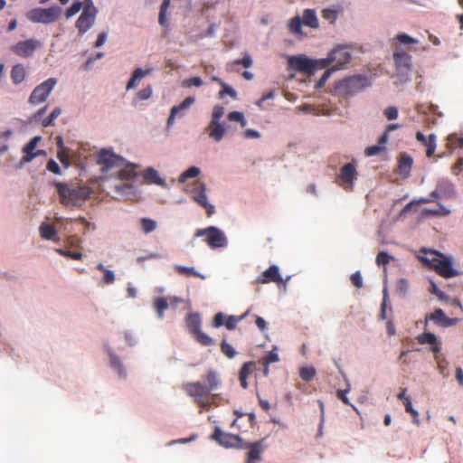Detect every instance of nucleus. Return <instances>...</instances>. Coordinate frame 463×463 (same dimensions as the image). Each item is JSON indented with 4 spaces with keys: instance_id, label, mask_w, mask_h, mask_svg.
Here are the masks:
<instances>
[{
    "instance_id": "79ce46f5",
    "label": "nucleus",
    "mask_w": 463,
    "mask_h": 463,
    "mask_svg": "<svg viewBox=\"0 0 463 463\" xmlns=\"http://www.w3.org/2000/svg\"><path fill=\"white\" fill-rule=\"evenodd\" d=\"M193 335L195 336L196 340L204 346L212 345L213 344V340L201 329Z\"/></svg>"
},
{
    "instance_id": "39448f33",
    "label": "nucleus",
    "mask_w": 463,
    "mask_h": 463,
    "mask_svg": "<svg viewBox=\"0 0 463 463\" xmlns=\"http://www.w3.org/2000/svg\"><path fill=\"white\" fill-rule=\"evenodd\" d=\"M185 393L194 399V402L201 408L210 406V392L200 382H189L182 385Z\"/></svg>"
},
{
    "instance_id": "4be33fe9",
    "label": "nucleus",
    "mask_w": 463,
    "mask_h": 463,
    "mask_svg": "<svg viewBox=\"0 0 463 463\" xmlns=\"http://www.w3.org/2000/svg\"><path fill=\"white\" fill-rule=\"evenodd\" d=\"M206 132L212 139L216 142H220L225 135L226 128L224 124L221 122H215V124H213V122H210L206 128Z\"/></svg>"
},
{
    "instance_id": "a878e982",
    "label": "nucleus",
    "mask_w": 463,
    "mask_h": 463,
    "mask_svg": "<svg viewBox=\"0 0 463 463\" xmlns=\"http://www.w3.org/2000/svg\"><path fill=\"white\" fill-rule=\"evenodd\" d=\"M40 234L45 240L56 241L57 240V232L53 225L49 223H42L40 228Z\"/></svg>"
},
{
    "instance_id": "f704fd0d",
    "label": "nucleus",
    "mask_w": 463,
    "mask_h": 463,
    "mask_svg": "<svg viewBox=\"0 0 463 463\" xmlns=\"http://www.w3.org/2000/svg\"><path fill=\"white\" fill-rule=\"evenodd\" d=\"M250 313V310H247L244 314H242L241 316H239V317H236V316H228L225 322H224V326L225 327L228 329V330H233L236 328L237 326V324L241 321L242 319H244Z\"/></svg>"
},
{
    "instance_id": "2eb2a0df",
    "label": "nucleus",
    "mask_w": 463,
    "mask_h": 463,
    "mask_svg": "<svg viewBox=\"0 0 463 463\" xmlns=\"http://www.w3.org/2000/svg\"><path fill=\"white\" fill-rule=\"evenodd\" d=\"M289 66L300 72L307 75L314 74V61L312 59L307 58L305 55L292 56L288 59Z\"/></svg>"
},
{
    "instance_id": "5701e85b",
    "label": "nucleus",
    "mask_w": 463,
    "mask_h": 463,
    "mask_svg": "<svg viewBox=\"0 0 463 463\" xmlns=\"http://www.w3.org/2000/svg\"><path fill=\"white\" fill-rule=\"evenodd\" d=\"M203 380L205 381L206 384L204 385V388L211 393L212 392L217 390L219 386L221 385V379L219 374L213 371L209 370L206 374L203 376Z\"/></svg>"
},
{
    "instance_id": "9b49d317",
    "label": "nucleus",
    "mask_w": 463,
    "mask_h": 463,
    "mask_svg": "<svg viewBox=\"0 0 463 463\" xmlns=\"http://www.w3.org/2000/svg\"><path fill=\"white\" fill-rule=\"evenodd\" d=\"M97 14L98 9L93 8H89L82 11L75 24L76 28L78 29L79 35L82 36L93 26Z\"/></svg>"
},
{
    "instance_id": "e433bc0d",
    "label": "nucleus",
    "mask_w": 463,
    "mask_h": 463,
    "mask_svg": "<svg viewBox=\"0 0 463 463\" xmlns=\"http://www.w3.org/2000/svg\"><path fill=\"white\" fill-rule=\"evenodd\" d=\"M171 0H163L158 15V23L162 26L167 25L166 11L170 6Z\"/></svg>"
},
{
    "instance_id": "4468645a",
    "label": "nucleus",
    "mask_w": 463,
    "mask_h": 463,
    "mask_svg": "<svg viewBox=\"0 0 463 463\" xmlns=\"http://www.w3.org/2000/svg\"><path fill=\"white\" fill-rule=\"evenodd\" d=\"M41 46V43L37 40L29 39L20 41L16 44L10 47L11 51L17 56L28 58L33 54L35 50Z\"/></svg>"
},
{
    "instance_id": "09e8293b",
    "label": "nucleus",
    "mask_w": 463,
    "mask_h": 463,
    "mask_svg": "<svg viewBox=\"0 0 463 463\" xmlns=\"http://www.w3.org/2000/svg\"><path fill=\"white\" fill-rule=\"evenodd\" d=\"M227 118L230 121H237L240 122L241 127H245L247 125V121L241 112L239 111H232L230 112L227 116Z\"/></svg>"
},
{
    "instance_id": "f257e3e1",
    "label": "nucleus",
    "mask_w": 463,
    "mask_h": 463,
    "mask_svg": "<svg viewBox=\"0 0 463 463\" xmlns=\"http://www.w3.org/2000/svg\"><path fill=\"white\" fill-rule=\"evenodd\" d=\"M60 202L65 206H80L91 194V189L85 185H68L63 183L55 184Z\"/></svg>"
},
{
    "instance_id": "4c0bfd02",
    "label": "nucleus",
    "mask_w": 463,
    "mask_h": 463,
    "mask_svg": "<svg viewBox=\"0 0 463 463\" xmlns=\"http://www.w3.org/2000/svg\"><path fill=\"white\" fill-rule=\"evenodd\" d=\"M403 405L405 407V411L410 413L412 416L413 423H415L416 425H419L420 424L419 412L413 409L411 402V398H405V401L403 402Z\"/></svg>"
},
{
    "instance_id": "c756f323",
    "label": "nucleus",
    "mask_w": 463,
    "mask_h": 463,
    "mask_svg": "<svg viewBox=\"0 0 463 463\" xmlns=\"http://www.w3.org/2000/svg\"><path fill=\"white\" fill-rule=\"evenodd\" d=\"M186 325L190 333L194 334L201 329V318L198 314H190L186 318Z\"/></svg>"
},
{
    "instance_id": "473e14b6",
    "label": "nucleus",
    "mask_w": 463,
    "mask_h": 463,
    "mask_svg": "<svg viewBox=\"0 0 463 463\" xmlns=\"http://www.w3.org/2000/svg\"><path fill=\"white\" fill-rule=\"evenodd\" d=\"M417 339H418V342L421 345H424V344L434 345L435 346L432 348L433 352L439 351V347L436 345L437 337L434 334L425 332V333L420 335Z\"/></svg>"
},
{
    "instance_id": "a211bd4d",
    "label": "nucleus",
    "mask_w": 463,
    "mask_h": 463,
    "mask_svg": "<svg viewBox=\"0 0 463 463\" xmlns=\"http://www.w3.org/2000/svg\"><path fill=\"white\" fill-rule=\"evenodd\" d=\"M393 59L398 71H409L411 68V56L402 49H397L393 53Z\"/></svg>"
},
{
    "instance_id": "72a5a7b5",
    "label": "nucleus",
    "mask_w": 463,
    "mask_h": 463,
    "mask_svg": "<svg viewBox=\"0 0 463 463\" xmlns=\"http://www.w3.org/2000/svg\"><path fill=\"white\" fill-rule=\"evenodd\" d=\"M302 20L299 16H295L289 20L288 29L295 35H303L302 32Z\"/></svg>"
},
{
    "instance_id": "680f3d73",
    "label": "nucleus",
    "mask_w": 463,
    "mask_h": 463,
    "mask_svg": "<svg viewBox=\"0 0 463 463\" xmlns=\"http://www.w3.org/2000/svg\"><path fill=\"white\" fill-rule=\"evenodd\" d=\"M383 150V146L380 145L371 146L365 148L364 154L366 156H373L380 154Z\"/></svg>"
},
{
    "instance_id": "37998d69",
    "label": "nucleus",
    "mask_w": 463,
    "mask_h": 463,
    "mask_svg": "<svg viewBox=\"0 0 463 463\" xmlns=\"http://www.w3.org/2000/svg\"><path fill=\"white\" fill-rule=\"evenodd\" d=\"M220 347L222 353L229 359H232L235 356L236 351L226 340L222 341Z\"/></svg>"
},
{
    "instance_id": "052dcab7",
    "label": "nucleus",
    "mask_w": 463,
    "mask_h": 463,
    "mask_svg": "<svg viewBox=\"0 0 463 463\" xmlns=\"http://www.w3.org/2000/svg\"><path fill=\"white\" fill-rule=\"evenodd\" d=\"M110 363L111 366L118 371L119 375H124V368L118 356L112 354L110 356Z\"/></svg>"
},
{
    "instance_id": "4d7b16f0",
    "label": "nucleus",
    "mask_w": 463,
    "mask_h": 463,
    "mask_svg": "<svg viewBox=\"0 0 463 463\" xmlns=\"http://www.w3.org/2000/svg\"><path fill=\"white\" fill-rule=\"evenodd\" d=\"M56 251L61 255V256H64V257H68L70 259H72V260H81L82 258V254L80 252H72V251H70V250H62V249H57Z\"/></svg>"
},
{
    "instance_id": "bb28decb",
    "label": "nucleus",
    "mask_w": 463,
    "mask_h": 463,
    "mask_svg": "<svg viewBox=\"0 0 463 463\" xmlns=\"http://www.w3.org/2000/svg\"><path fill=\"white\" fill-rule=\"evenodd\" d=\"M151 71H152V69H146V70H142L140 68L136 69L133 71V74L127 84V90L133 89L136 86L137 80H140L142 78L150 74Z\"/></svg>"
},
{
    "instance_id": "ea45409f",
    "label": "nucleus",
    "mask_w": 463,
    "mask_h": 463,
    "mask_svg": "<svg viewBox=\"0 0 463 463\" xmlns=\"http://www.w3.org/2000/svg\"><path fill=\"white\" fill-rule=\"evenodd\" d=\"M316 375V369L312 366L302 367L299 371V376L306 382L311 381Z\"/></svg>"
},
{
    "instance_id": "774afa93",
    "label": "nucleus",
    "mask_w": 463,
    "mask_h": 463,
    "mask_svg": "<svg viewBox=\"0 0 463 463\" xmlns=\"http://www.w3.org/2000/svg\"><path fill=\"white\" fill-rule=\"evenodd\" d=\"M322 17L326 20L334 22L337 17V12L333 9H325L322 11Z\"/></svg>"
},
{
    "instance_id": "2f4dec72",
    "label": "nucleus",
    "mask_w": 463,
    "mask_h": 463,
    "mask_svg": "<svg viewBox=\"0 0 463 463\" xmlns=\"http://www.w3.org/2000/svg\"><path fill=\"white\" fill-rule=\"evenodd\" d=\"M144 179L150 184H163L164 181L158 175L156 170L152 167H148L144 171Z\"/></svg>"
},
{
    "instance_id": "3c124183",
    "label": "nucleus",
    "mask_w": 463,
    "mask_h": 463,
    "mask_svg": "<svg viewBox=\"0 0 463 463\" xmlns=\"http://www.w3.org/2000/svg\"><path fill=\"white\" fill-rule=\"evenodd\" d=\"M203 83V80L200 77H192L184 80L182 82V86L184 88H190L192 86L201 87Z\"/></svg>"
},
{
    "instance_id": "ddd939ff",
    "label": "nucleus",
    "mask_w": 463,
    "mask_h": 463,
    "mask_svg": "<svg viewBox=\"0 0 463 463\" xmlns=\"http://www.w3.org/2000/svg\"><path fill=\"white\" fill-rule=\"evenodd\" d=\"M290 279L288 277L284 281L280 273L279 269L277 265H271L269 269L264 270L255 280L256 284H267L270 282H274L278 285L283 284L286 287L287 281Z\"/></svg>"
},
{
    "instance_id": "20e7f679",
    "label": "nucleus",
    "mask_w": 463,
    "mask_h": 463,
    "mask_svg": "<svg viewBox=\"0 0 463 463\" xmlns=\"http://www.w3.org/2000/svg\"><path fill=\"white\" fill-rule=\"evenodd\" d=\"M61 8L59 6H51L49 8H33L26 13V18L33 23L52 24L61 16Z\"/></svg>"
},
{
    "instance_id": "7ed1b4c3",
    "label": "nucleus",
    "mask_w": 463,
    "mask_h": 463,
    "mask_svg": "<svg viewBox=\"0 0 463 463\" xmlns=\"http://www.w3.org/2000/svg\"><path fill=\"white\" fill-rule=\"evenodd\" d=\"M370 85L368 77L357 74L340 80L336 90L343 95H354Z\"/></svg>"
},
{
    "instance_id": "6ab92c4d",
    "label": "nucleus",
    "mask_w": 463,
    "mask_h": 463,
    "mask_svg": "<svg viewBox=\"0 0 463 463\" xmlns=\"http://www.w3.org/2000/svg\"><path fill=\"white\" fill-rule=\"evenodd\" d=\"M195 101V99L194 97H187L185 98L181 104L178 106H174L171 109V112L169 115V118L167 119V125L170 126L174 123L175 118L176 116L183 117L184 114V111L192 106Z\"/></svg>"
},
{
    "instance_id": "49530a36",
    "label": "nucleus",
    "mask_w": 463,
    "mask_h": 463,
    "mask_svg": "<svg viewBox=\"0 0 463 463\" xmlns=\"http://www.w3.org/2000/svg\"><path fill=\"white\" fill-rule=\"evenodd\" d=\"M82 5L83 4L80 1H74L72 5L65 12L66 18H71L76 14H78L82 8Z\"/></svg>"
},
{
    "instance_id": "de8ad7c7",
    "label": "nucleus",
    "mask_w": 463,
    "mask_h": 463,
    "mask_svg": "<svg viewBox=\"0 0 463 463\" xmlns=\"http://www.w3.org/2000/svg\"><path fill=\"white\" fill-rule=\"evenodd\" d=\"M279 360V354L276 348L268 353V354L261 359V363L264 366H268L269 364L276 363Z\"/></svg>"
},
{
    "instance_id": "6e6552de",
    "label": "nucleus",
    "mask_w": 463,
    "mask_h": 463,
    "mask_svg": "<svg viewBox=\"0 0 463 463\" xmlns=\"http://www.w3.org/2000/svg\"><path fill=\"white\" fill-rule=\"evenodd\" d=\"M212 439L225 448H243V440L239 435L222 432L219 427H215Z\"/></svg>"
},
{
    "instance_id": "c9c22d12",
    "label": "nucleus",
    "mask_w": 463,
    "mask_h": 463,
    "mask_svg": "<svg viewBox=\"0 0 463 463\" xmlns=\"http://www.w3.org/2000/svg\"><path fill=\"white\" fill-rule=\"evenodd\" d=\"M200 172L198 167L191 166L180 175L178 182L184 183L189 178H194L200 175Z\"/></svg>"
},
{
    "instance_id": "c85d7f7f",
    "label": "nucleus",
    "mask_w": 463,
    "mask_h": 463,
    "mask_svg": "<svg viewBox=\"0 0 463 463\" xmlns=\"http://www.w3.org/2000/svg\"><path fill=\"white\" fill-rule=\"evenodd\" d=\"M175 270L179 274V275H183V276H185V277H196V278H200L202 279H205V276L197 272L194 268L193 267H184V266H182V265H175Z\"/></svg>"
},
{
    "instance_id": "58836bf2",
    "label": "nucleus",
    "mask_w": 463,
    "mask_h": 463,
    "mask_svg": "<svg viewBox=\"0 0 463 463\" xmlns=\"http://www.w3.org/2000/svg\"><path fill=\"white\" fill-rule=\"evenodd\" d=\"M142 231L147 234L156 228V222L149 218H142L140 220Z\"/></svg>"
},
{
    "instance_id": "864d4df0",
    "label": "nucleus",
    "mask_w": 463,
    "mask_h": 463,
    "mask_svg": "<svg viewBox=\"0 0 463 463\" xmlns=\"http://www.w3.org/2000/svg\"><path fill=\"white\" fill-rule=\"evenodd\" d=\"M391 260H392V257L390 256L386 251H380L376 256L375 261L378 266H384L388 264Z\"/></svg>"
},
{
    "instance_id": "bf43d9fd",
    "label": "nucleus",
    "mask_w": 463,
    "mask_h": 463,
    "mask_svg": "<svg viewBox=\"0 0 463 463\" xmlns=\"http://www.w3.org/2000/svg\"><path fill=\"white\" fill-rule=\"evenodd\" d=\"M388 120H393L398 118V109L394 106L387 107L383 111Z\"/></svg>"
},
{
    "instance_id": "6e6d98bb",
    "label": "nucleus",
    "mask_w": 463,
    "mask_h": 463,
    "mask_svg": "<svg viewBox=\"0 0 463 463\" xmlns=\"http://www.w3.org/2000/svg\"><path fill=\"white\" fill-rule=\"evenodd\" d=\"M223 114H224L223 107H222L220 105L214 106L213 114H212V119L210 122H213V124H215V122H220V119L222 118Z\"/></svg>"
},
{
    "instance_id": "cd10ccee",
    "label": "nucleus",
    "mask_w": 463,
    "mask_h": 463,
    "mask_svg": "<svg viewBox=\"0 0 463 463\" xmlns=\"http://www.w3.org/2000/svg\"><path fill=\"white\" fill-rule=\"evenodd\" d=\"M412 162L413 161L411 156L402 155L400 157L398 164L400 174L407 175L411 169Z\"/></svg>"
},
{
    "instance_id": "0e129e2a",
    "label": "nucleus",
    "mask_w": 463,
    "mask_h": 463,
    "mask_svg": "<svg viewBox=\"0 0 463 463\" xmlns=\"http://www.w3.org/2000/svg\"><path fill=\"white\" fill-rule=\"evenodd\" d=\"M152 88L151 86H147L142 90H140L137 96L140 100H146L148 99L152 96Z\"/></svg>"
},
{
    "instance_id": "aec40b11",
    "label": "nucleus",
    "mask_w": 463,
    "mask_h": 463,
    "mask_svg": "<svg viewBox=\"0 0 463 463\" xmlns=\"http://www.w3.org/2000/svg\"><path fill=\"white\" fill-rule=\"evenodd\" d=\"M262 440L253 443L243 442V448L247 449V460H260L261 454L264 450Z\"/></svg>"
},
{
    "instance_id": "0eeeda50",
    "label": "nucleus",
    "mask_w": 463,
    "mask_h": 463,
    "mask_svg": "<svg viewBox=\"0 0 463 463\" xmlns=\"http://www.w3.org/2000/svg\"><path fill=\"white\" fill-rule=\"evenodd\" d=\"M57 80L55 78H49L37 85L29 96V103L35 106L45 101L54 89Z\"/></svg>"
},
{
    "instance_id": "e2e57ef3",
    "label": "nucleus",
    "mask_w": 463,
    "mask_h": 463,
    "mask_svg": "<svg viewBox=\"0 0 463 463\" xmlns=\"http://www.w3.org/2000/svg\"><path fill=\"white\" fill-rule=\"evenodd\" d=\"M222 90L220 91V97L222 98L224 94H228L231 98L236 99V91L225 83H222Z\"/></svg>"
},
{
    "instance_id": "a18cd8bd",
    "label": "nucleus",
    "mask_w": 463,
    "mask_h": 463,
    "mask_svg": "<svg viewBox=\"0 0 463 463\" xmlns=\"http://www.w3.org/2000/svg\"><path fill=\"white\" fill-rule=\"evenodd\" d=\"M314 61V73L320 69H325L332 64V59L329 54H327L326 58L313 60Z\"/></svg>"
},
{
    "instance_id": "5fc2aeb1",
    "label": "nucleus",
    "mask_w": 463,
    "mask_h": 463,
    "mask_svg": "<svg viewBox=\"0 0 463 463\" xmlns=\"http://www.w3.org/2000/svg\"><path fill=\"white\" fill-rule=\"evenodd\" d=\"M41 139L40 137H34L32 138L23 148V152L24 154H34L33 150L35 149L39 140Z\"/></svg>"
},
{
    "instance_id": "423d86ee",
    "label": "nucleus",
    "mask_w": 463,
    "mask_h": 463,
    "mask_svg": "<svg viewBox=\"0 0 463 463\" xmlns=\"http://www.w3.org/2000/svg\"><path fill=\"white\" fill-rule=\"evenodd\" d=\"M195 237H204V241L211 249L224 248L227 246L228 240L224 232L214 226L196 231Z\"/></svg>"
},
{
    "instance_id": "b1692460",
    "label": "nucleus",
    "mask_w": 463,
    "mask_h": 463,
    "mask_svg": "<svg viewBox=\"0 0 463 463\" xmlns=\"http://www.w3.org/2000/svg\"><path fill=\"white\" fill-rule=\"evenodd\" d=\"M302 23L307 27L317 29L319 27V22L316 11L314 9H305L303 11Z\"/></svg>"
},
{
    "instance_id": "7c9ffc66",
    "label": "nucleus",
    "mask_w": 463,
    "mask_h": 463,
    "mask_svg": "<svg viewBox=\"0 0 463 463\" xmlns=\"http://www.w3.org/2000/svg\"><path fill=\"white\" fill-rule=\"evenodd\" d=\"M25 78V70L23 65L16 64L12 68L11 79L14 84H19Z\"/></svg>"
},
{
    "instance_id": "8fccbe9b",
    "label": "nucleus",
    "mask_w": 463,
    "mask_h": 463,
    "mask_svg": "<svg viewBox=\"0 0 463 463\" xmlns=\"http://www.w3.org/2000/svg\"><path fill=\"white\" fill-rule=\"evenodd\" d=\"M57 157L65 168L70 167L71 161L69 157V148L63 150H58Z\"/></svg>"
},
{
    "instance_id": "c03bdc74",
    "label": "nucleus",
    "mask_w": 463,
    "mask_h": 463,
    "mask_svg": "<svg viewBox=\"0 0 463 463\" xmlns=\"http://www.w3.org/2000/svg\"><path fill=\"white\" fill-rule=\"evenodd\" d=\"M121 179L132 180L136 177L135 165H128L118 173Z\"/></svg>"
},
{
    "instance_id": "69168bd1",
    "label": "nucleus",
    "mask_w": 463,
    "mask_h": 463,
    "mask_svg": "<svg viewBox=\"0 0 463 463\" xmlns=\"http://www.w3.org/2000/svg\"><path fill=\"white\" fill-rule=\"evenodd\" d=\"M396 39L403 44H411V43H417L418 40L411 37L410 35L406 33H400L396 36Z\"/></svg>"
},
{
    "instance_id": "1a4fd4ad",
    "label": "nucleus",
    "mask_w": 463,
    "mask_h": 463,
    "mask_svg": "<svg viewBox=\"0 0 463 463\" xmlns=\"http://www.w3.org/2000/svg\"><path fill=\"white\" fill-rule=\"evenodd\" d=\"M205 191V184L201 182H196L191 191L192 198L206 210L208 216H211L214 213V206L208 203Z\"/></svg>"
},
{
    "instance_id": "9d476101",
    "label": "nucleus",
    "mask_w": 463,
    "mask_h": 463,
    "mask_svg": "<svg viewBox=\"0 0 463 463\" xmlns=\"http://www.w3.org/2000/svg\"><path fill=\"white\" fill-rule=\"evenodd\" d=\"M332 62H335V65L332 67L333 71L343 69L351 61V52L346 46H337L328 52Z\"/></svg>"
},
{
    "instance_id": "338daca9",
    "label": "nucleus",
    "mask_w": 463,
    "mask_h": 463,
    "mask_svg": "<svg viewBox=\"0 0 463 463\" xmlns=\"http://www.w3.org/2000/svg\"><path fill=\"white\" fill-rule=\"evenodd\" d=\"M46 169L48 171L55 174V175H61V168H60L59 165L53 159H50L47 162Z\"/></svg>"
},
{
    "instance_id": "412c9836",
    "label": "nucleus",
    "mask_w": 463,
    "mask_h": 463,
    "mask_svg": "<svg viewBox=\"0 0 463 463\" xmlns=\"http://www.w3.org/2000/svg\"><path fill=\"white\" fill-rule=\"evenodd\" d=\"M122 158L107 150H102L99 153L98 158V163L99 165H105L107 168L113 167L115 165H119L122 163Z\"/></svg>"
},
{
    "instance_id": "a19ab883",
    "label": "nucleus",
    "mask_w": 463,
    "mask_h": 463,
    "mask_svg": "<svg viewBox=\"0 0 463 463\" xmlns=\"http://www.w3.org/2000/svg\"><path fill=\"white\" fill-rule=\"evenodd\" d=\"M426 146V156L431 157L436 150V136L430 134L428 137Z\"/></svg>"
},
{
    "instance_id": "603ef678",
    "label": "nucleus",
    "mask_w": 463,
    "mask_h": 463,
    "mask_svg": "<svg viewBox=\"0 0 463 463\" xmlns=\"http://www.w3.org/2000/svg\"><path fill=\"white\" fill-rule=\"evenodd\" d=\"M409 288V283L406 279H400L396 282V291L402 295L405 296Z\"/></svg>"
},
{
    "instance_id": "dca6fc26",
    "label": "nucleus",
    "mask_w": 463,
    "mask_h": 463,
    "mask_svg": "<svg viewBox=\"0 0 463 463\" xmlns=\"http://www.w3.org/2000/svg\"><path fill=\"white\" fill-rule=\"evenodd\" d=\"M182 302V299L177 297H158L156 298L153 301V306L155 310L157 313L158 318L162 319L164 317V312L169 307H176L179 303Z\"/></svg>"
},
{
    "instance_id": "f8f14e48",
    "label": "nucleus",
    "mask_w": 463,
    "mask_h": 463,
    "mask_svg": "<svg viewBox=\"0 0 463 463\" xmlns=\"http://www.w3.org/2000/svg\"><path fill=\"white\" fill-rule=\"evenodd\" d=\"M358 173L353 163L345 164L340 170L338 175V184L346 190H351L354 186V180L357 178Z\"/></svg>"
},
{
    "instance_id": "13d9d810",
    "label": "nucleus",
    "mask_w": 463,
    "mask_h": 463,
    "mask_svg": "<svg viewBox=\"0 0 463 463\" xmlns=\"http://www.w3.org/2000/svg\"><path fill=\"white\" fill-rule=\"evenodd\" d=\"M233 65L241 64L244 68H250L252 65V60L249 54H244L241 59L234 60L232 61Z\"/></svg>"
},
{
    "instance_id": "393cba45",
    "label": "nucleus",
    "mask_w": 463,
    "mask_h": 463,
    "mask_svg": "<svg viewBox=\"0 0 463 463\" xmlns=\"http://www.w3.org/2000/svg\"><path fill=\"white\" fill-rule=\"evenodd\" d=\"M255 368L254 362H247L242 364L240 372H239V381L240 384L243 389L248 388V376L253 372Z\"/></svg>"
},
{
    "instance_id": "f3484780",
    "label": "nucleus",
    "mask_w": 463,
    "mask_h": 463,
    "mask_svg": "<svg viewBox=\"0 0 463 463\" xmlns=\"http://www.w3.org/2000/svg\"><path fill=\"white\" fill-rule=\"evenodd\" d=\"M426 319H430L432 321L435 325L442 326V327H449L455 326L458 323V318H450L446 316L444 311L441 308L435 309L432 313H430Z\"/></svg>"
},
{
    "instance_id": "f03ea898",
    "label": "nucleus",
    "mask_w": 463,
    "mask_h": 463,
    "mask_svg": "<svg viewBox=\"0 0 463 463\" xmlns=\"http://www.w3.org/2000/svg\"><path fill=\"white\" fill-rule=\"evenodd\" d=\"M425 255L420 257L422 263L431 269L435 270L443 278H452L458 275V272L453 269L451 260L443 254L436 250H422Z\"/></svg>"
}]
</instances>
